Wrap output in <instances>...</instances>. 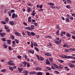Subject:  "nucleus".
Segmentation results:
<instances>
[{
	"instance_id": "obj_1",
	"label": "nucleus",
	"mask_w": 75,
	"mask_h": 75,
	"mask_svg": "<svg viewBox=\"0 0 75 75\" xmlns=\"http://www.w3.org/2000/svg\"><path fill=\"white\" fill-rule=\"evenodd\" d=\"M17 15H16L15 13H13L12 16V17L13 18H16V17H17Z\"/></svg>"
},
{
	"instance_id": "obj_2",
	"label": "nucleus",
	"mask_w": 75,
	"mask_h": 75,
	"mask_svg": "<svg viewBox=\"0 0 75 75\" xmlns=\"http://www.w3.org/2000/svg\"><path fill=\"white\" fill-rule=\"evenodd\" d=\"M55 42L56 44H59L61 42V39H60L59 41L55 40Z\"/></svg>"
},
{
	"instance_id": "obj_3",
	"label": "nucleus",
	"mask_w": 75,
	"mask_h": 75,
	"mask_svg": "<svg viewBox=\"0 0 75 75\" xmlns=\"http://www.w3.org/2000/svg\"><path fill=\"white\" fill-rule=\"evenodd\" d=\"M15 35H17V36H21V35H20V33H19L17 32H15Z\"/></svg>"
},
{
	"instance_id": "obj_4",
	"label": "nucleus",
	"mask_w": 75,
	"mask_h": 75,
	"mask_svg": "<svg viewBox=\"0 0 75 75\" xmlns=\"http://www.w3.org/2000/svg\"><path fill=\"white\" fill-rule=\"evenodd\" d=\"M18 71H19V73H21V72L23 69V68H20L19 67H18Z\"/></svg>"
},
{
	"instance_id": "obj_5",
	"label": "nucleus",
	"mask_w": 75,
	"mask_h": 75,
	"mask_svg": "<svg viewBox=\"0 0 75 75\" xmlns=\"http://www.w3.org/2000/svg\"><path fill=\"white\" fill-rule=\"evenodd\" d=\"M25 29L28 30H30V31H31L32 30V29H31V28H30V27H26L25 28Z\"/></svg>"
},
{
	"instance_id": "obj_6",
	"label": "nucleus",
	"mask_w": 75,
	"mask_h": 75,
	"mask_svg": "<svg viewBox=\"0 0 75 75\" xmlns=\"http://www.w3.org/2000/svg\"><path fill=\"white\" fill-rule=\"evenodd\" d=\"M2 46H4V48L6 49L7 48V45H5V43L2 44Z\"/></svg>"
},
{
	"instance_id": "obj_7",
	"label": "nucleus",
	"mask_w": 75,
	"mask_h": 75,
	"mask_svg": "<svg viewBox=\"0 0 75 75\" xmlns=\"http://www.w3.org/2000/svg\"><path fill=\"white\" fill-rule=\"evenodd\" d=\"M45 54L46 55H47V56H49V57H50L51 56V54L48 53H45Z\"/></svg>"
},
{
	"instance_id": "obj_8",
	"label": "nucleus",
	"mask_w": 75,
	"mask_h": 75,
	"mask_svg": "<svg viewBox=\"0 0 75 75\" xmlns=\"http://www.w3.org/2000/svg\"><path fill=\"white\" fill-rule=\"evenodd\" d=\"M30 53H31V54H34V51H31V50H29L28 51Z\"/></svg>"
},
{
	"instance_id": "obj_9",
	"label": "nucleus",
	"mask_w": 75,
	"mask_h": 75,
	"mask_svg": "<svg viewBox=\"0 0 75 75\" xmlns=\"http://www.w3.org/2000/svg\"><path fill=\"white\" fill-rule=\"evenodd\" d=\"M42 69L40 67H37L36 68V70H39V71H41Z\"/></svg>"
},
{
	"instance_id": "obj_10",
	"label": "nucleus",
	"mask_w": 75,
	"mask_h": 75,
	"mask_svg": "<svg viewBox=\"0 0 75 75\" xmlns=\"http://www.w3.org/2000/svg\"><path fill=\"white\" fill-rule=\"evenodd\" d=\"M22 64H24V66L25 67V66L26 65H27V62H22Z\"/></svg>"
},
{
	"instance_id": "obj_11",
	"label": "nucleus",
	"mask_w": 75,
	"mask_h": 75,
	"mask_svg": "<svg viewBox=\"0 0 75 75\" xmlns=\"http://www.w3.org/2000/svg\"><path fill=\"white\" fill-rule=\"evenodd\" d=\"M67 37H71V34L69 33H67L66 35Z\"/></svg>"
},
{
	"instance_id": "obj_12",
	"label": "nucleus",
	"mask_w": 75,
	"mask_h": 75,
	"mask_svg": "<svg viewBox=\"0 0 75 75\" xmlns=\"http://www.w3.org/2000/svg\"><path fill=\"white\" fill-rule=\"evenodd\" d=\"M46 65H50V62H49V61H48V60H47L46 62Z\"/></svg>"
},
{
	"instance_id": "obj_13",
	"label": "nucleus",
	"mask_w": 75,
	"mask_h": 75,
	"mask_svg": "<svg viewBox=\"0 0 75 75\" xmlns=\"http://www.w3.org/2000/svg\"><path fill=\"white\" fill-rule=\"evenodd\" d=\"M6 71V69H2L1 70V72H5V71Z\"/></svg>"
},
{
	"instance_id": "obj_14",
	"label": "nucleus",
	"mask_w": 75,
	"mask_h": 75,
	"mask_svg": "<svg viewBox=\"0 0 75 75\" xmlns=\"http://www.w3.org/2000/svg\"><path fill=\"white\" fill-rule=\"evenodd\" d=\"M1 23H2V24H6V22H5V21H1Z\"/></svg>"
},
{
	"instance_id": "obj_15",
	"label": "nucleus",
	"mask_w": 75,
	"mask_h": 75,
	"mask_svg": "<svg viewBox=\"0 0 75 75\" xmlns=\"http://www.w3.org/2000/svg\"><path fill=\"white\" fill-rule=\"evenodd\" d=\"M37 74V75H42V73L41 72H38Z\"/></svg>"
},
{
	"instance_id": "obj_16",
	"label": "nucleus",
	"mask_w": 75,
	"mask_h": 75,
	"mask_svg": "<svg viewBox=\"0 0 75 75\" xmlns=\"http://www.w3.org/2000/svg\"><path fill=\"white\" fill-rule=\"evenodd\" d=\"M27 33H28V35L29 36H31V33L30 32L27 31Z\"/></svg>"
},
{
	"instance_id": "obj_17",
	"label": "nucleus",
	"mask_w": 75,
	"mask_h": 75,
	"mask_svg": "<svg viewBox=\"0 0 75 75\" xmlns=\"http://www.w3.org/2000/svg\"><path fill=\"white\" fill-rule=\"evenodd\" d=\"M33 45L34 46H36V47H38V45H37V44L36 42H34L33 43Z\"/></svg>"
},
{
	"instance_id": "obj_18",
	"label": "nucleus",
	"mask_w": 75,
	"mask_h": 75,
	"mask_svg": "<svg viewBox=\"0 0 75 75\" xmlns=\"http://www.w3.org/2000/svg\"><path fill=\"white\" fill-rule=\"evenodd\" d=\"M11 37L12 40H14V35H11Z\"/></svg>"
},
{
	"instance_id": "obj_19",
	"label": "nucleus",
	"mask_w": 75,
	"mask_h": 75,
	"mask_svg": "<svg viewBox=\"0 0 75 75\" xmlns=\"http://www.w3.org/2000/svg\"><path fill=\"white\" fill-rule=\"evenodd\" d=\"M69 66L71 68H74V67H75V65H74L73 64H70L69 65Z\"/></svg>"
},
{
	"instance_id": "obj_20",
	"label": "nucleus",
	"mask_w": 75,
	"mask_h": 75,
	"mask_svg": "<svg viewBox=\"0 0 75 75\" xmlns=\"http://www.w3.org/2000/svg\"><path fill=\"white\" fill-rule=\"evenodd\" d=\"M71 58V56H67V55H66L65 58L69 59V58Z\"/></svg>"
},
{
	"instance_id": "obj_21",
	"label": "nucleus",
	"mask_w": 75,
	"mask_h": 75,
	"mask_svg": "<svg viewBox=\"0 0 75 75\" xmlns=\"http://www.w3.org/2000/svg\"><path fill=\"white\" fill-rule=\"evenodd\" d=\"M40 61H43V60H44V58H43L42 57H40Z\"/></svg>"
},
{
	"instance_id": "obj_22",
	"label": "nucleus",
	"mask_w": 75,
	"mask_h": 75,
	"mask_svg": "<svg viewBox=\"0 0 75 75\" xmlns=\"http://www.w3.org/2000/svg\"><path fill=\"white\" fill-rule=\"evenodd\" d=\"M32 35L33 36H34L35 35V33L34 32H31V35Z\"/></svg>"
},
{
	"instance_id": "obj_23",
	"label": "nucleus",
	"mask_w": 75,
	"mask_h": 75,
	"mask_svg": "<svg viewBox=\"0 0 75 75\" xmlns=\"http://www.w3.org/2000/svg\"><path fill=\"white\" fill-rule=\"evenodd\" d=\"M31 30H33V29H34V25H31Z\"/></svg>"
},
{
	"instance_id": "obj_24",
	"label": "nucleus",
	"mask_w": 75,
	"mask_h": 75,
	"mask_svg": "<svg viewBox=\"0 0 75 75\" xmlns=\"http://www.w3.org/2000/svg\"><path fill=\"white\" fill-rule=\"evenodd\" d=\"M57 68V69H63L62 67L60 66H59V67L58 66V67Z\"/></svg>"
},
{
	"instance_id": "obj_25",
	"label": "nucleus",
	"mask_w": 75,
	"mask_h": 75,
	"mask_svg": "<svg viewBox=\"0 0 75 75\" xmlns=\"http://www.w3.org/2000/svg\"><path fill=\"white\" fill-rule=\"evenodd\" d=\"M61 57L63 58H65L66 57V55H62Z\"/></svg>"
},
{
	"instance_id": "obj_26",
	"label": "nucleus",
	"mask_w": 75,
	"mask_h": 75,
	"mask_svg": "<svg viewBox=\"0 0 75 75\" xmlns=\"http://www.w3.org/2000/svg\"><path fill=\"white\" fill-rule=\"evenodd\" d=\"M10 24H11V25H14V22L13 21H11L10 22Z\"/></svg>"
},
{
	"instance_id": "obj_27",
	"label": "nucleus",
	"mask_w": 75,
	"mask_h": 75,
	"mask_svg": "<svg viewBox=\"0 0 75 75\" xmlns=\"http://www.w3.org/2000/svg\"><path fill=\"white\" fill-rule=\"evenodd\" d=\"M49 59L50 60V62H52V61H53V59H52V58H49Z\"/></svg>"
},
{
	"instance_id": "obj_28",
	"label": "nucleus",
	"mask_w": 75,
	"mask_h": 75,
	"mask_svg": "<svg viewBox=\"0 0 75 75\" xmlns=\"http://www.w3.org/2000/svg\"><path fill=\"white\" fill-rule=\"evenodd\" d=\"M34 48L35 49V50L37 51L38 52V51H39V50L38 49V48L36 47H35Z\"/></svg>"
},
{
	"instance_id": "obj_29",
	"label": "nucleus",
	"mask_w": 75,
	"mask_h": 75,
	"mask_svg": "<svg viewBox=\"0 0 75 75\" xmlns=\"http://www.w3.org/2000/svg\"><path fill=\"white\" fill-rule=\"evenodd\" d=\"M12 44H13V45H12V46L13 47H14V46L13 45H15V44H16V42H15V41H13L12 42Z\"/></svg>"
},
{
	"instance_id": "obj_30",
	"label": "nucleus",
	"mask_w": 75,
	"mask_h": 75,
	"mask_svg": "<svg viewBox=\"0 0 75 75\" xmlns=\"http://www.w3.org/2000/svg\"><path fill=\"white\" fill-rule=\"evenodd\" d=\"M58 61H59V62H64V60H59Z\"/></svg>"
},
{
	"instance_id": "obj_31",
	"label": "nucleus",
	"mask_w": 75,
	"mask_h": 75,
	"mask_svg": "<svg viewBox=\"0 0 75 75\" xmlns=\"http://www.w3.org/2000/svg\"><path fill=\"white\" fill-rule=\"evenodd\" d=\"M8 20H9L8 18H6L5 22H7V21H8Z\"/></svg>"
},
{
	"instance_id": "obj_32",
	"label": "nucleus",
	"mask_w": 75,
	"mask_h": 75,
	"mask_svg": "<svg viewBox=\"0 0 75 75\" xmlns=\"http://www.w3.org/2000/svg\"><path fill=\"white\" fill-rule=\"evenodd\" d=\"M7 27V26L6 25H5L4 28L6 30H7V29H8V28H9L8 27Z\"/></svg>"
},
{
	"instance_id": "obj_33",
	"label": "nucleus",
	"mask_w": 75,
	"mask_h": 75,
	"mask_svg": "<svg viewBox=\"0 0 75 75\" xmlns=\"http://www.w3.org/2000/svg\"><path fill=\"white\" fill-rule=\"evenodd\" d=\"M49 4L50 6H54V4L53 3H50Z\"/></svg>"
},
{
	"instance_id": "obj_34",
	"label": "nucleus",
	"mask_w": 75,
	"mask_h": 75,
	"mask_svg": "<svg viewBox=\"0 0 75 75\" xmlns=\"http://www.w3.org/2000/svg\"><path fill=\"white\" fill-rule=\"evenodd\" d=\"M46 68L47 69H48V70H51V69L49 67H47Z\"/></svg>"
},
{
	"instance_id": "obj_35",
	"label": "nucleus",
	"mask_w": 75,
	"mask_h": 75,
	"mask_svg": "<svg viewBox=\"0 0 75 75\" xmlns=\"http://www.w3.org/2000/svg\"><path fill=\"white\" fill-rule=\"evenodd\" d=\"M13 67H10V69L11 71H13Z\"/></svg>"
},
{
	"instance_id": "obj_36",
	"label": "nucleus",
	"mask_w": 75,
	"mask_h": 75,
	"mask_svg": "<svg viewBox=\"0 0 75 75\" xmlns=\"http://www.w3.org/2000/svg\"><path fill=\"white\" fill-rule=\"evenodd\" d=\"M1 40L3 41H6V39L4 38H2Z\"/></svg>"
},
{
	"instance_id": "obj_37",
	"label": "nucleus",
	"mask_w": 75,
	"mask_h": 75,
	"mask_svg": "<svg viewBox=\"0 0 75 75\" xmlns=\"http://www.w3.org/2000/svg\"><path fill=\"white\" fill-rule=\"evenodd\" d=\"M15 41L17 44H18V40L17 39H15Z\"/></svg>"
},
{
	"instance_id": "obj_38",
	"label": "nucleus",
	"mask_w": 75,
	"mask_h": 75,
	"mask_svg": "<svg viewBox=\"0 0 75 75\" xmlns=\"http://www.w3.org/2000/svg\"><path fill=\"white\" fill-rule=\"evenodd\" d=\"M30 7L28 8V11H27L28 13H29L30 11Z\"/></svg>"
},
{
	"instance_id": "obj_39",
	"label": "nucleus",
	"mask_w": 75,
	"mask_h": 75,
	"mask_svg": "<svg viewBox=\"0 0 75 75\" xmlns=\"http://www.w3.org/2000/svg\"><path fill=\"white\" fill-rule=\"evenodd\" d=\"M7 44H10V40H6Z\"/></svg>"
},
{
	"instance_id": "obj_40",
	"label": "nucleus",
	"mask_w": 75,
	"mask_h": 75,
	"mask_svg": "<svg viewBox=\"0 0 75 75\" xmlns=\"http://www.w3.org/2000/svg\"><path fill=\"white\" fill-rule=\"evenodd\" d=\"M27 66L28 67H30V63H29L28 62L27 63Z\"/></svg>"
},
{
	"instance_id": "obj_41",
	"label": "nucleus",
	"mask_w": 75,
	"mask_h": 75,
	"mask_svg": "<svg viewBox=\"0 0 75 75\" xmlns=\"http://www.w3.org/2000/svg\"><path fill=\"white\" fill-rule=\"evenodd\" d=\"M24 72H25V74H28V71L27 70L25 71H24Z\"/></svg>"
},
{
	"instance_id": "obj_42",
	"label": "nucleus",
	"mask_w": 75,
	"mask_h": 75,
	"mask_svg": "<svg viewBox=\"0 0 75 75\" xmlns=\"http://www.w3.org/2000/svg\"><path fill=\"white\" fill-rule=\"evenodd\" d=\"M51 68L52 69H55V67H54L52 65L51 66Z\"/></svg>"
},
{
	"instance_id": "obj_43",
	"label": "nucleus",
	"mask_w": 75,
	"mask_h": 75,
	"mask_svg": "<svg viewBox=\"0 0 75 75\" xmlns=\"http://www.w3.org/2000/svg\"><path fill=\"white\" fill-rule=\"evenodd\" d=\"M15 65V64H14V63H10V66H11V65Z\"/></svg>"
},
{
	"instance_id": "obj_44",
	"label": "nucleus",
	"mask_w": 75,
	"mask_h": 75,
	"mask_svg": "<svg viewBox=\"0 0 75 75\" xmlns=\"http://www.w3.org/2000/svg\"><path fill=\"white\" fill-rule=\"evenodd\" d=\"M21 68H23V67H25L24 66V65H23V64H21Z\"/></svg>"
},
{
	"instance_id": "obj_45",
	"label": "nucleus",
	"mask_w": 75,
	"mask_h": 75,
	"mask_svg": "<svg viewBox=\"0 0 75 75\" xmlns=\"http://www.w3.org/2000/svg\"><path fill=\"white\" fill-rule=\"evenodd\" d=\"M18 58L19 59H21V56L20 55H18Z\"/></svg>"
},
{
	"instance_id": "obj_46",
	"label": "nucleus",
	"mask_w": 75,
	"mask_h": 75,
	"mask_svg": "<svg viewBox=\"0 0 75 75\" xmlns=\"http://www.w3.org/2000/svg\"><path fill=\"white\" fill-rule=\"evenodd\" d=\"M65 20L66 21H69V20L68 18H66Z\"/></svg>"
},
{
	"instance_id": "obj_47",
	"label": "nucleus",
	"mask_w": 75,
	"mask_h": 75,
	"mask_svg": "<svg viewBox=\"0 0 75 75\" xmlns=\"http://www.w3.org/2000/svg\"><path fill=\"white\" fill-rule=\"evenodd\" d=\"M34 24L35 25V26H36V27H37V26L38 25V23H34Z\"/></svg>"
},
{
	"instance_id": "obj_48",
	"label": "nucleus",
	"mask_w": 75,
	"mask_h": 75,
	"mask_svg": "<svg viewBox=\"0 0 75 75\" xmlns=\"http://www.w3.org/2000/svg\"><path fill=\"white\" fill-rule=\"evenodd\" d=\"M15 11L14 10H12L10 11L11 13H14Z\"/></svg>"
},
{
	"instance_id": "obj_49",
	"label": "nucleus",
	"mask_w": 75,
	"mask_h": 75,
	"mask_svg": "<svg viewBox=\"0 0 75 75\" xmlns=\"http://www.w3.org/2000/svg\"><path fill=\"white\" fill-rule=\"evenodd\" d=\"M0 35H1V37H3V35L1 33H0Z\"/></svg>"
},
{
	"instance_id": "obj_50",
	"label": "nucleus",
	"mask_w": 75,
	"mask_h": 75,
	"mask_svg": "<svg viewBox=\"0 0 75 75\" xmlns=\"http://www.w3.org/2000/svg\"><path fill=\"white\" fill-rule=\"evenodd\" d=\"M31 47H33V42H31Z\"/></svg>"
},
{
	"instance_id": "obj_51",
	"label": "nucleus",
	"mask_w": 75,
	"mask_h": 75,
	"mask_svg": "<svg viewBox=\"0 0 75 75\" xmlns=\"http://www.w3.org/2000/svg\"><path fill=\"white\" fill-rule=\"evenodd\" d=\"M54 66L55 67V68H58V66L57 65V64H55Z\"/></svg>"
},
{
	"instance_id": "obj_52",
	"label": "nucleus",
	"mask_w": 75,
	"mask_h": 75,
	"mask_svg": "<svg viewBox=\"0 0 75 75\" xmlns=\"http://www.w3.org/2000/svg\"><path fill=\"white\" fill-rule=\"evenodd\" d=\"M71 34H75V31H73L71 33Z\"/></svg>"
},
{
	"instance_id": "obj_53",
	"label": "nucleus",
	"mask_w": 75,
	"mask_h": 75,
	"mask_svg": "<svg viewBox=\"0 0 75 75\" xmlns=\"http://www.w3.org/2000/svg\"><path fill=\"white\" fill-rule=\"evenodd\" d=\"M52 45L51 44H47V46H49L50 47H51L52 46Z\"/></svg>"
},
{
	"instance_id": "obj_54",
	"label": "nucleus",
	"mask_w": 75,
	"mask_h": 75,
	"mask_svg": "<svg viewBox=\"0 0 75 75\" xmlns=\"http://www.w3.org/2000/svg\"><path fill=\"white\" fill-rule=\"evenodd\" d=\"M66 7L68 8H70V6H69V5H67L66 6Z\"/></svg>"
},
{
	"instance_id": "obj_55",
	"label": "nucleus",
	"mask_w": 75,
	"mask_h": 75,
	"mask_svg": "<svg viewBox=\"0 0 75 75\" xmlns=\"http://www.w3.org/2000/svg\"><path fill=\"white\" fill-rule=\"evenodd\" d=\"M65 52H68V51H69V50H68L67 49H65Z\"/></svg>"
},
{
	"instance_id": "obj_56",
	"label": "nucleus",
	"mask_w": 75,
	"mask_h": 75,
	"mask_svg": "<svg viewBox=\"0 0 75 75\" xmlns=\"http://www.w3.org/2000/svg\"><path fill=\"white\" fill-rule=\"evenodd\" d=\"M23 24H24V25H25L26 26H27V23H26L24 22H23Z\"/></svg>"
},
{
	"instance_id": "obj_57",
	"label": "nucleus",
	"mask_w": 75,
	"mask_h": 75,
	"mask_svg": "<svg viewBox=\"0 0 75 75\" xmlns=\"http://www.w3.org/2000/svg\"><path fill=\"white\" fill-rule=\"evenodd\" d=\"M35 13H32V15H33V17H34L35 16Z\"/></svg>"
},
{
	"instance_id": "obj_58",
	"label": "nucleus",
	"mask_w": 75,
	"mask_h": 75,
	"mask_svg": "<svg viewBox=\"0 0 75 75\" xmlns=\"http://www.w3.org/2000/svg\"><path fill=\"white\" fill-rule=\"evenodd\" d=\"M13 69H16V68H17V67L16 66H14L13 67Z\"/></svg>"
},
{
	"instance_id": "obj_59",
	"label": "nucleus",
	"mask_w": 75,
	"mask_h": 75,
	"mask_svg": "<svg viewBox=\"0 0 75 75\" xmlns=\"http://www.w3.org/2000/svg\"><path fill=\"white\" fill-rule=\"evenodd\" d=\"M40 8H42V5H40Z\"/></svg>"
},
{
	"instance_id": "obj_60",
	"label": "nucleus",
	"mask_w": 75,
	"mask_h": 75,
	"mask_svg": "<svg viewBox=\"0 0 75 75\" xmlns=\"http://www.w3.org/2000/svg\"><path fill=\"white\" fill-rule=\"evenodd\" d=\"M43 11V9H40L39 10V11Z\"/></svg>"
},
{
	"instance_id": "obj_61",
	"label": "nucleus",
	"mask_w": 75,
	"mask_h": 75,
	"mask_svg": "<svg viewBox=\"0 0 75 75\" xmlns=\"http://www.w3.org/2000/svg\"><path fill=\"white\" fill-rule=\"evenodd\" d=\"M46 75H50V73L47 72L46 73Z\"/></svg>"
},
{
	"instance_id": "obj_62",
	"label": "nucleus",
	"mask_w": 75,
	"mask_h": 75,
	"mask_svg": "<svg viewBox=\"0 0 75 75\" xmlns=\"http://www.w3.org/2000/svg\"><path fill=\"white\" fill-rule=\"evenodd\" d=\"M72 38L73 39H74V40H75V36H73L72 37Z\"/></svg>"
},
{
	"instance_id": "obj_63",
	"label": "nucleus",
	"mask_w": 75,
	"mask_h": 75,
	"mask_svg": "<svg viewBox=\"0 0 75 75\" xmlns=\"http://www.w3.org/2000/svg\"><path fill=\"white\" fill-rule=\"evenodd\" d=\"M58 33H59V30H58L56 33V34H57V35H58Z\"/></svg>"
},
{
	"instance_id": "obj_64",
	"label": "nucleus",
	"mask_w": 75,
	"mask_h": 75,
	"mask_svg": "<svg viewBox=\"0 0 75 75\" xmlns=\"http://www.w3.org/2000/svg\"><path fill=\"white\" fill-rule=\"evenodd\" d=\"M6 32H10V29H8L6 30Z\"/></svg>"
}]
</instances>
